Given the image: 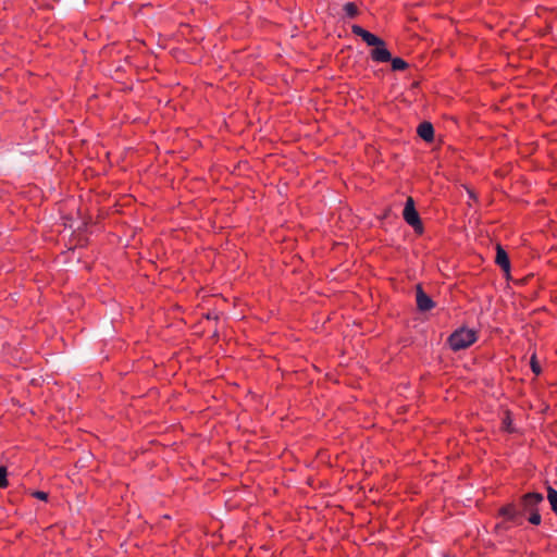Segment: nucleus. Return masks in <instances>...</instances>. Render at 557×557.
I'll return each instance as SVG.
<instances>
[{
	"instance_id": "f257e3e1",
	"label": "nucleus",
	"mask_w": 557,
	"mask_h": 557,
	"mask_svg": "<svg viewBox=\"0 0 557 557\" xmlns=\"http://www.w3.org/2000/svg\"><path fill=\"white\" fill-rule=\"evenodd\" d=\"M351 32L356 36L362 38L368 46H373L374 49L371 51V58L376 62H388L392 60L391 52L385 48V42L374 34L363 29L359 25H352Z\"/></svg>"
},
{
	"instance_id": "f03ea898",
	"label": "nucleus",
	"mask_w": 557,
	"mask_h": 557,
	"mask_svg": "<svg viewBox=\"0 0 557 557\" xmlns=\"http://www.w3.org/2000/svg\"><path fill=\"white\" fill-rule=\"evenodd\" d=\"M475 341V332L463 327L455 331L448 338L449 346L455 351L468 348Z\"/></svg>"
},
{
	"instance_id": "7ed1b4c3",
	"label": "nucleus",
	"mask_w": 557,
	"mask_h": 557,
	"mask_svg": "<svg viewBox=\"0 0 557 557\" xmlns=\"http://www.w3.org/2000/svg\"><path fill=\"white\" fill-rule=\"evenodd\" d=\"M404 220L414 228L416 232L422 233L423 226L414 208V201L411 197H408L403 212Z\"/></svg>"
},
{
	"instance_id": "20e7f679",
	"label": "nucleus",
	"mask_w": 557,
	"mask_h": 557,
	"mask_svg": "<svg viewBox=\"0 0 557 557\" xmlns=\"http://www.w3.org/2000/svg\"><path fill=\"white\" fill-rule=\"evenodd\" d=\"M544 500V496L541 493H527L520 498V506L522 513L532 512L537 510V506Z\"/></svg>"
},
{
	"instance_id": "39448f33",
	"label": "nucleus",
	"mask_w": 557,
	"mask_h": 557,
	"mask_svg": "<svg viewBox=\"0 0 557 557\" xmlns=\"http://www.w3.org/2000/svg\"><path fill=\"white\" fill-rule=\"evenodd\" d=\"M499 515L515 524H521L522 511L517 509L513 503L507 504L499 509Z\"/></svg>"
},
{
	"instance_id": "423d86ee",
	"label": "nucleus",
	"mask_w": 557,
	"mask_h": 557,
	"mask_svg": "<svg viewBox=\"0 0 557 557\" xmlns=\"http://www.w3.org/2000/svg\"><path fill=\"white\" fill-rule=\"evenodd\" d=\"M416 300L420 311H429L435 306L434 301L424 293L420 285L417 286Z\"/></svg>"
},
{
	"instance_id": "0eeeda50",
	"label": "nucleus",
	"mask_w": 557,
	"mask_h": 557,
	"mask_svg": "<svg viewBox=\"0 0 557 557\" xmlns=\"http://www.w3.org/2000/svg\"><path fill=\"white\" fill-rule=\"evenodd\" d=\"M495 262H496L497 265L500 267V269L505 273H507V274L509 273V271H510L509 257H508L507 252L505 251V249L500 245L496 246Z\"/></svg>"
},
{
	"instance_id": "6e6552de",
	"label": "nucleus",
	"mask_w": 557,
	"mask_h": 557,
	"mask_svg": "<svg viewBox=\"0 0 557 557\" xmlns=\"http://www.w3.org/2000/svg\"><path fill=\"white\" fill-rule=\"evenodd\" d=\"M418 135L425 141L430 143L434 138V128L430 122H423L418 126Z\"/></svg>"
},
{
	"instance_id": "1a4fd4ad",
	"label": "nucleus",
	"mask_w": 557,
	"mask_h": 557,
	"mask_svg": "<svg viewBox=\"0 0 557 557\" xmlns=\"http://www.w3.org/2000/svg\"><path fill=\"white\" fill-rule=\"evenodd\" d=\"M547 499L550 504L552 510L557 515V491L552 486H547Z\"/></svg>"
},
{
	"instance_id": "9d476101",
	"label": "nucleus",
	"mask_w": 557,
	"mask_h": 557,
	"mask_svg": "<svg viewBox=\"0 0 557 557\" xmlns=\"http://www.w3.org/2000/svg\"><path fill=\"white\" fill-rule=\"evenodd\" d=\"M344 11L348 17H355L358 15V8L354 2L345 3Z\"/></svg>"
},
{
	"instance_id": "9b49d317",
	"label": "nucleus",
	"mask_w": 557,
	"mask_h": 557,
	"mask_svg": "<svg viewBox=\"0 0 557 557\" xmlns=\"http://www.w3.org/2000/svg\"><path fill=\"white\" fill-rule=\"evenodd\" d=\"M389 61L392 62V69L394 71H403L408 67V63L400 58H395Z\"/></svg>"
},
{
	"instance_id": "f8f14e48",
	"label": "nucleus",
	"mask_w": 557,
	"mask_h": 557,
	"mask_svg": "<svg viewBox=\"0 0 557 557\" xmlns=\"http://www.w3.org/2000/svg\"><path fill=\"white\" fill-rule=\"evenodd\" d=\"M7 475H8L7 468L1 466L0 467V488H4L8 486Z\"/></svg>"
},
{
	"instance_id": "ddd939ff",
	"label": "nucleus",
	"mask_w": 557,
	"mask_h": 557,
	"mask_svg": "<svg viewBox=\"0 0 557 557\" xmlns=\"http://www.w3.org/2000/svg\"><path fill=\"white\" fill-rule=\"evenodd\" d=\"M530 513V517H529V521L532 523V524H540L541 523V515L539 513V510H533L532 512H529Z\"/></svg>"
},
{
	"instance_id": "4468645a",
	"label": "nucleus",
	"mask_w": 557,
	"mask_h": 557,
	"mask_svg": "<svg viewBox=\"0 0 557 557\" xmlns=\"http://www.w3.org/2000/svg\"><path fill=\"white\" fill-rule=\"evenodd\" d=\"M531 368H532V371L535 373V374H540L541 372V368L539 366V363L536 362L535 360V357L533 356L532 359H531Z\"/></svg>"
},
{
	"instance_id": "2eb2a0df",
	"label": "nucleus",
	"mask_w": 557,
	"mask_h": 557,
	"mask_svg": "<svg viewBox=\"0 0 557 557\" xmlns=\"http://www.w3.org/2000/svg\"><path fill=\"white\" fill-rule=\"evenodd\" d=\"M32 495L34 497L38 498V499H41V500H47L48 499V494L46 492H42V491H36Z\"/></svg>"
}]
</instances>
